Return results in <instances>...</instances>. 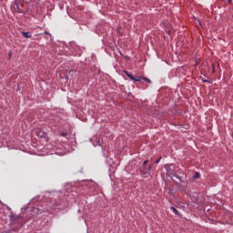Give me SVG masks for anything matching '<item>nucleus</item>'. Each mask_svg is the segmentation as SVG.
<instances>
[{
  "label": "nucleus",
  "instance_id": "nucleus-1",
  "mask_svg": "<svg viewBox=\"0 0 233 233\" xmlns=\"http://www.w3.org/2000/svg\"><path fill=\"white\" fill-rule=\"evenodd\" d=\"M148 163V160H145L141 167H139V172L142 174V176L147 178L150 175V171L152 170V166L147 167V164Z\"/></svg>",
  "mask_w": 233,
  "mask_h": 233
},
{
  "label": "nucleus",
  "instance_id": "nucleus-2",
  "mask_svg": "<svg viewBox=\"0 0 233 233\" xmlns=\"http://www.w3.org/2000/svg\"><path fill=\"white\" fill-rule=\"evenodd\" d=\"M124 74L134 82H142V76H134L132 74H130L128 71H124Z\"/></svg>",
  "mask_w": 233,
  "mask_h": 233
},
{
  "label": "nucleus",
  "instance_id": "nucleus-3",
  "mask_svg": "<svg viewBox=\"0 0 233 233\" xmlns=\"http://www.w3.org/2000/svg\"><path fill=\"white\" fill-rule=\"evenodd\" d=\"M35 133H36V136H38L40 138L46 137V133L45 131H43L41 128H36Z\"/></svg>",
  "mask_w": 233,
  "mask_h": 233
},
{
  "label": "nucleus",
  "instance_id": "nucleus-4",
  "mask_svg": "<svg viewBox=\"0 0 233 233\" xmlns=\"http://www.w3.org/2000/svg\"><path fill=\"white\" fill-rule=\"evenodd\" d=\"M22 36H24V38L28 39L32 37V35L30 34V32H22Z\"/></svg>",
  "mask_w": 233,
  "mask_h": 233
},
{
  "label": "nucleus",
  "instance_id": "nucleus-5",
  "mask_svg": "<svg viewBox=\"0 0 233 233\" xmlns=\"http://www.w3.org/2000/svg\"><path fill=\"white\" fill-rule=\"evenodd\" d=\"M141 81H145V82H147L148 84H151V80L147 77L141 76Z\"/></svg>",
  "mask_w": 233,
  "mask_h": 233
},
{
  "label": "nucleus",
  "instance_id": "nucleus-6",
  "mask_svg": "<svg viewBox=\"0 0 233 233\" xmlns=\"http://www.w3.org/2000/svg\"><path fill=\"white\" fill-rule=\"evenodd\" d=\"M200 177V173L199 172H196L195 174H194V176H193V178L194 179H198V178H199Z\"/></svg>",
  "mask_w": 233,
  "mask_h": 233
},
{
  "label": "nucleus",
  "instance_id": "nucleus-7",
  "mask_svg": "<svg viewBox=\"0 0 233 233\" xmlns=\"http://www.w3.org/2000/svg\"><path fill=\"white\" fill-rule=\"evenodd\" d=\"M171 210L173 211V213L177 216H179V212L177 211V209L176 208H171Z\"/></svg>",
  "mask_w": 233,
  "mask_h": 233
},
{
  "label": "nucleus",
  "instance_id": "nucleus-8",
  "mask_svg": "<svg viewBox=\"0 0 233 233\" xmlns=\"http://www.w3.org/2000/svg\"><path fill=\"white\" fill-rule=\"evenodd\" d=\"M11 220H13V221L19 220V217H15V216L13 215V216H11Z\"/></svg>",
  "mask_w": 233,
  "mask_h": 233
},
{
  "label": "nucleus",
  "instance_id": "nucleus-9",
  "mask_svg": "<svg viewBox=\"0 0 233 233\" xmlns=\"http://www.w3.org/2000/svg\"><path fill=\"white\" fill-rule=\"evenodd\" d=\"M60 136H62L64 137H67V133L66 132H62V133H60Z\"/></svg>",
  "mask_w": 233,
  "mask_h": 233
},
{
  "label": "nucleus",
  "instance_id": "nucleus-10",
  "mask_svg": "<svg viewBox=\"0 0 233 233\" xmlns=\"http://www.w3.org/2000/svg\"><path fill=\"white\" fill-rule=\"evenodd\" d=\"M39 209L37 208H33V213H38Z\"/></svg>",
  "mask_w": 233,
  "mask_h": 233
},
{
  "label": "nucleus",
  "instance_id": "nucleus-11",
  "mask_svg": "<svg viewBox=\"0 0 233 233\" xmlns=\"http://www.w3.org/2000/svg\"><path fill=\"white\" fill-rule=\"evenodd\" d=\"M201 81H202L203 83H209V80L205 79V78H202Z\"/></svg>",
  "mask_w": 233,
  "mask_h": 233
},
{
  "label": "nucleus",
  "instance_id": "nucleus-12",
  "mask_svg": "<svg viewBox=\"0 0 233 233\" xmlns=\"http://www.w3.org/2000/svg\"><path fill=\"white\" fill-rule=\"evenodd\" d=\"M161 160V157H158L156 161H155V164H158Z\"/></svg>",
  "mask_w": 233,
  "mask_h": 233
},
{
  "label": "nucleus",
  "instance_id": "nucleus-13",
  "mask_svg": "<svg viewBox=\"0 0 233 233\" xmlns=\"http://www.w3.org/2000/svg\"><path fill=\"white\" fill-rule=\"evenodd\" d=\"M8 56H9V58L11 59V57H12V52H9Z\"/></svg>",
  "mask_w": 233,
  "mask_h": 233
},
{
  "label": "nucleus",
  "instance_id": "nucleus-14",
  "mask_svg": "<svg viewBox=\"0 0 233 233\" xmlns=\"http://www.w3.org/2000/svg\"><path fill=\"white\" fill-rule=\"evenodd\" d=\"M228 4L233 5V0H228Z\"/></svg>",
  "mask_w": 233,
  "mask_h": 233
},
{
  "label": "nucleus",
  "instance_id": "nucleus-15",
  "mask_svg": "<svg viewBox=\"0 0 233 233\" xmlns=\"http://www.w3.org/2000/svg\"><path fill=\"white\" fill-rule=\"evenodd\" d=\"M45 35H49V33L47 31H46V33H44Z\"/></svg>",
  "mask_w": 233,
  "mask_h": 233
}]
</instances>
